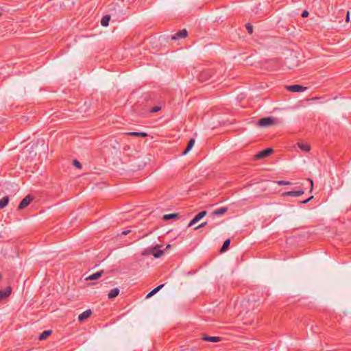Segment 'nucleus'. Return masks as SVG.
I'll return each instance as SVG.
<instances>
[{
    "label": "nucleus",
    "mask_w": 351,
    "mask_h": 351,
    "mask_svg": "<svg viewBox=\"0 0 351 351\" xmlns=\"http://www.w3.org/2000/svg\"><path fill=\"white\" fill-rule=\"evenodd\" d=\"M198 78L202 82H207L210 80L211 82H215L216 80L214 71L209 69L202 71L199 73Z\"/></svg>",
    "instance_id": "nucleus-1"
},
{
    "label": "nucleus",
    "mask_w": 351,
    "mask_h": 351,
    "mask_svg": "<svg viewBox=\"0 0 351 351\" xmlns=\"http://www.w3.org/2000/svg\"><path fill=\"white\" fill-rule=\"evenodd\" d=\"M159 247H160V245H156L155 247H153L150 251L145 250L142 252V255L147 256L152 253L155 258H159L164 254V250H156V249Z\"/></svg>",
    "instance_id": "nucleus-2"
},
{
    "label": "nucleus",
    "mask_w": 351,
    "mask_h": 351,
    "mask_svg": "<svg viewBox=\"0 0 351 351\" xmlns=\"http://www.w3.org/2000/svg\"><path fill=\"white\" fill-rule=\"evenodd\" d=\"M274 122L275 119L274 117H266L260 119L257 122V125L261 127H267L274 125Z\"/></svg>",
    "instance_id": "nucleus-3"
},
{
    "label": "nucleus",
    "mask_w": 351,
    "mask_h": 351,
    "mask_svg": "<svg viewBox=\"0 0 351 351\" xmlns=\"http://www.w3.org/2000/svg\"><path fill=\"white\" fill-rule=\"evenodd\" d=\"M286 89L292 93H300L306 90L307 87L299 84L287 86Z\"/></svg>",
    "instance_id": "nucleus-4"
},
{
    "label": "nucleus",
    "mask_w": 351,
    "mask_h": 351,
    "mask_svg": "<svg viewBox=\"0 0 351 351\" xmlns=\"http://www.w3.org/2000/svg\"><path fill=\"white\" fill-rule=\"evenodd\" d=\"M32 199L33 197L30 195L25 196L19 203L17 209L23 210L25 208L30 204Z\"/></svg>",
    "instance_id": "nucleus-5"
},
{
    "label": "nucleus",
    "mask_w": 351,
    "mask_h": 351,
    "mask_svg": "<svg viewBox=\"0 0 351 351\" xmlns=\"http://www.w3.org/2000/svg\"><path fill=\"white\" fill-rule=\"evenodd\" d=\"M207 214L206 210H202L198 213L195 217L189 222L188 226L191 227L197 223L199 220H201L203 217H204Z\"/></svg>",
    "instance_id": "nucleus-6"
},
{
    "label": "nucleus",
    "mask_w": 351,
    "mask_h": 351,
    "mask_svg": "<svg viewBox=\"0 0 351 351\" xmlns=\"http://www.w3.org/2000/svg\"><path fill=\"white\" fill-rule=\"evenodd\" d=\"M273 151L274 150L272 148L265 149L263 151L258 152L255 157L256 159H262L267 158L273 152Z\"/></svg>",
    "instance_id": "nucleus-7"
},
{
    "label": "nucleus",
    "mask_w": 351,
    "mask_h": 351,
    "mask_svg": "<svg viewBox=\"0 0 351 351\" xmlns=\"http://www.w3.org/2000/svg\"><path fill=\"white\" fill-rule=\"evenodd\" d=\"M188 35V32L186 29H184L182 30L178 31L174 35L171 36V40H178L180 38H186Z\"/></svg>",
    "instance_id": "nucleus-8"
},
{
    "label": "nucleus",
    "mask_w": 351,
    "mask_h": 351,
    "mask_svg": "<svg viewBox=\"0 0 351 351\" xmlns=\"http://www.w3.org/2000/svg\"><path fill=\"white\" fill-rule=\"evenodd\" d=\"M304 193V190L286 191L282 193V196L299 197Z\"/></svg>",
    "instance_id": "nucleus-9"
},
{
    "label": "nucleus",
    "mask_w": 351,
    "mask_h": 351,
    "mask_svg": "<svg viewBox=\"0 0 351 351\" xmlns=\"http://www.w3.org/2000/svg\"><path fill=\"white\" fill-rule=\"evenodd\" d=\"M201 339L205 341H210L215 343L219 342L221 340V337H210L206 334L203 335Z\"/></svg>",
    "instance_id": "nucleus-10"
},
{
    "label": "nucleus",
    "mask_w": 351,
    "mask_h": 351,
    "mask_svg": "<svg viewBox=\"0 0 351 351\" xmlns=\"http://www.w3.org/2000/svg\"><path fill=\"white\" fill-rule=\"evenodd\" d=\"M12 288L10 287H8L5 290L0 291V300H3L11 294Z\"/></svg>",
    "instance_id": "nucleus-11"
},
{
    "label": "nucleus",
    "mask_w": 351,
    "mask_h": 351,
    "mask_svg": "<svg viewBox=\"0 0 351 351\" xmlns=\"http://www.w3.org/2000/svg\"><path fill=\"white\" fill-rule=\"evenodd\" d=\"M125 135L132 136H136V137H147L148 136V134L147 132H130L125 133Z\"/></svg>",
    "instance_id": "nucleus-12"
},
{
    "label": "nucleus",
    "mask_w": 351,
    "mask_h": 351,
    "mask_svg": "<svg viewBox=\"0 0 351 351\" xmlns=\"http://www.w3.org/2000/svg\"><path fill=\"white\" fill-rule=\"evenodd\" d=\"M104 274V270L99 271L95 274H93L86 278V280H95L99 278Z\"/></svg>",
    "instance_id": "nucleus-13"
},
{
    "label": "nucleus",
    "mask_w": 351,
    "mask_h": 351,
    "mask_svg": "<svg viewBox=\"0 0 351 351\" xmlns=\"http://www.w3.org/2000/svg\"><path fill=\"white\" fill-rule=\"evenodd\" d=\"M91 314L92 311L90 309L86 310L79 315L78 320L80 322H83L84 320L89 317L91 315Z\"/></svg>",
    "instance_id": "nucleus-14"
},
{
    "label": "nucleus",
    "mask_w": 351,
    "mask_h": 351,
    "mask_svg": "<svg viewBox=\"0 0 351 351\" xmlns=\"http://www.w3.org/2000/svg\"><path fill=\"white\" fill-rule=\"evenodd\" d=\"M227 210H228L227 207H221L220 208L213 211L212 215L213 216L221 215H223L224 213H226L227 212Z\"/></svg>",
    "instance_id": "nucleus-15"
},
{
    "label": "nucleus",
    "mask_w": 351,
    "mask_h": 351,
    "mask_svg": "<svg viewBox=\"0 0 351 351\" xmlns=\"http://www.w3.org/2000/svg\"><path fill=\"white\" fill-rule=\"evenodd\" d=\"M194 144H195V139H193V138L190 139L189 141L188 142L186 149L182 152V155H186L192 149Z\"/></svg>",
    "instance_id": "nucleus-16"
},
{
    "label": "nucleus",
    "mask_w": 351,
    "mask_h": 351,
    "mask_svg": "<svg viewBox=\"0 0 351 351\" xmlns=\"http://www.w3.org/2000/svg\"><path fill=\"white\" fill-rule=\"evenodd\" d=\"M119 289L114 288L109 292V293L108 295V299L112 300V299L116 298L119 295Z\"/></svg>",
    "instance_id": "nucleus-17"
},
{
    "label": "nucleus",
    "mask_w": 351,
    "mask_h": 351,
    "mask_svg": "<svg viewBox=\"0 0 351 351\" xmlns=\"http://www.w3.org/2000/svg\"><path fill=\"white\" fill-rule=\"evenodd\" d=\"M52 333L51 330H44L39 336L38 339L42 341L46 339Z\"/></svg>",
    "instance_id": "nucleus-18"
},
{
    "label": "nucleus",
    "mask_w": 351,
    "mask_h": 351,
    "mask_svg": "<svg viewBox=\"0 0 351 351\" xmlns=\"http://www.w3.org/2000/svg\"><path fill=\"white\" fill-rule=\"evenodd\" d=\"M10 198L8 196H4L0 199V209L5 208L9 203Z\"/></svg>",
    "instance_id": "nucleus-19"
},
{
    "label": "nucleus",
    "mask_w": 351,
    "mask_h": 351,
    "mask_svg": "<svg viewBox=\"0 0 351 351\" xmlns=\"http://www.w3.org/2000/svg\"><path fill=\"white\" fill-rule=\"evenodd\" d=\"M110 20V15L104 16L101 20V25L104 27H107L109 24Z\"/></svg>",
    "instance_id": "nucleus-20"
},
{
    "label": "nucleus",
    "mask_w": 351,
    "mask_h": 351,
    "mask_svg": "<svg viewBox=\"0 0 351 351\" xmlns=\"http://www.w3.org/2000/svg\"><path fill=\"white\" fill-rule=\"evenodd\" d=\"M178 217H179V214L178 213H171V214L165 215L163 216V219L165 221H167L169 219L178 218Z\"/></svg>",
    "instance_id": "nucleus-21"
},
{
    "label": "nucleus",
    "mask_w": 351,
    "mask_h": 351,
    "mask_svg": "<svg viewBox=\"0 0 351 351\" xmlns=\"http://www.w3.org/2000/svg\"><path fill=\"white\" fill-rule=\"evenodd\" d=\"M160 104V106H154L153 108H152L150 109V112L152 113H155V112H158V111H160L162 108V105L164 104V101H160L159 102Z\"/></svg>",
    "instance_id": "nucleus-22"
},
{
    "label": "nucleus",
    "mask_w": 351,
    "mask_h": 351,
    "mask_svg": "<svg viewBox=\"0 0 351 351\" xmlns=\"http://www.w3.org/2000/svg\"><path fill=\"white\" fill-rule=\"evenodd\" d=\"M230 239H226V240L223 242V245H222V247H221V250H220V251H221V252H226V251L228 249V247H229V246H230Z\"/></svg>",
    "instance_id": "nucleus-23"
},
{
    "label": "nucleus",
    "mask_w": 351,
    "mask_h": 351,
    "mask_svg": "<svg viewBox=\"0 0 351 351\" xmlns=\"http://www.w3.org/2000/svg\"><path fill=\"white\" fill-rule=\"evenodd\" d=\"M298 147L304 152H308L310 150V146L307 144L299 143Z\"/></svg>",
    "instance_id": "nucleus-24"
},
{
    "label": "nucleus",
    "mask_w": 351,
    "mask_h": 351,
    "mask_svg": "<svg viewBox=\"0 0 351 351\" xmlns=\"http://www.w3.org/2000/svg\"><path fill=\"white\" fill-rule=\"evenodd\" d=\"M164 285H165L164 284L160 285L156 287V288H154V289H152L151 291L152 294L155 295L157 292H158L164 287Z\"/></svg>",
    "instance_id": "nucleus-25"
},
{
    "label": "nucleus",
    "mask_w": 351,
    "mask_h": 351,
    "mask_svg": "<svg viewBox=\"0 0 351 351\" xmlns=\"http://www.w3.org/2000/svg\"><path fill=\"white\" fill-rule=\"evenodd\" d=\"M276 183H277L278 185H291L292 183L289 181L285 180H277L276 181Z\"/></svg>",
    "instance_id": "nucleus-26"
},
{
    "label": "nucleus",
    "mask_w": 351,
    "mask_h": 351,
    "mask_svg": "<svg viewBox=\"0 0 351 351\" xmlns=\"http://www.w3.org/2000/svg\"><path fill=\"white\" fill-rule=\"evenodd\" d=\"M246 29L247 30L250 34H252L253 33V27L250 23H247L245 25Z\"/></svg>",
    "instance_id": "nucleus-27"
},
{
    "label": "nucleus",
    "mask_w": 351,
    "mask_h": 351,
    "mask_svg": "<svg viewBox=\"0 0 351 351\" xmlns=\"http://www.w3.org/2000/svg\"><path fill=\"white\" fill-rule=\"evenodd\" d=\"M73 165L77 169H81L82 167V164L77 160H73Z\"/></svg>",
    "instance_id": "nucleus-28"
},
{
    "label": "nucleus",
    "mask_w": 351,
    "mask_h": 351,
    "mask_svg": "<svg viewBox=\"0 0 351 351\" xmlns=\"http://www.w3.org/2000/svg\"><path fill=\"white\" fill-rule=\"evenodd\" d=\"M313 198V196H311L308 198L306 199L305 200H303L301 202L302 204H306L309 202Z\"/></svg>",
    "instance_id": "nucleus-29"
},
{
    "label": "nucleus",
    "mask_w": 351,
    "mask_h": 351,
    "mask_svg": "<svg viewBox=\"0 0 351 351\" xmlns=\"http://www.w3.org/2000/svg\"><path fill=\"white\" fill-rule=\"evenodd\" d=\"M302 17L306 18L308 16V12L307 10H304L301 14Z\"/></svg>",
    "instance_id": "nucleus-30"
},
{
    "label": "nucleus",
    "mask_w": 351,
    "mask_h": 351,
    "mask_svg": "<svg viewBox=\"0 0 351 351\" xmlns=\"http://www.w3.org/2000/svg\"><path fill=\"white\" fill-rule=\"evenodd\" d=\"M206 223H207V222L202 223L199 226H198L196 228H195V230H197V229H199L200 228L204 227L206 225Z\"/></svg>",
    "instance_id": "nucleus-31"
},
{
    "label": "nucleus",
    "mask_w": 351,
    "mask_h": 351,
    "mask_svg": "<svg viewBox=\"0 0 351 351\" xmlns=\"http://www.w3.org/2000/svg\"><path fill=\"white\" fill-rule=\"evenodd\" d=\"M308 180L310 182V186H311V189H310V192H312L313 191V180L310 178L308 179Z\"/></svg>",
    "instance_id": "nucleus-32"
},
{
    "label": "nucleus",
    "mask_w": 351,
    "mask_h": 351,
    "mask_svg": "<svg viewBox=\"0 0 351 351\" xmlns=\"http://www.w3.org/2000/svg\"><path fill=\"white\" fill-rule=\"evenodd\" d=\"M346 21L347 23L350 21V12H347L346 17Z\"/></svg>",
    "instance_id": "nucleus-33"
},
{
    "label": "nucleus",
    "mask_w": 351,
    "mask_h": 351,
    "mask_svg": "<svg viewBox=\"0 0 351 351\" xmlns=\"http://www.w3.org/2000/svg\"><path fill=\"white\" fill-rule=\"evenodd\" d=\"M152 295H154L153 294H152L151 291L147 295L146 298H149L150 297H152Z\"/></svg>",
    "instance_id": "nucleus-34"
},
{
    "label": "nucleus",
    "mask_w": 351,
    "mask_h": 351,
    "mask_svg": "<svg viewBox=\"0 0 351 351\" xmlns=\"http://www.w3.org/2000/svg\"><path fill=\"white\" fill-rule=\"evenodd\" d=\"M170 247H171V245H170V244H168V245H167L166 248H165V250H166L169 249Z\"/></svg>",
    "instance_id": "nucleus-35"
},
{
    "label": "nucleus",
    "mask_w": 351,
    "mask_h": 351,
    "mask_svg": "<svg viewBox=\"0 0 351 351\" xmlns=\"http://www.w3.org/2000/svg\"><path fill=\"white\" fill-rule=\"evenodd\" d=\"M129 232H130V231H124V232H123V233H122V234L125 235V234H127Z\"/></svg>",
    "instance_id": "nucleus-36"
},
{
    "label": "nucleus",
    "mask_w": 351,
    "mask_h": 351,
    "mask_svg": "<svg viewBox=\"0 0 351 351\" xmlns=\"http://www.w3.org/2000/svg\"><path fill=\"white\" fill-rule=\"evenodd\" d=\"M2 15V13L0 12V16Z\"/></svg>",
    "instance_id": "nucleus-37"
}]
</instances>
